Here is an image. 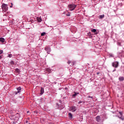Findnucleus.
I'll list each match as a JSON object with an SVG mask.
<instances>
[{"label": "nucleus", "instance_id": "6ab92c4d", "mask_svg": "<svg viewBox=\"0 0 124 124\" xmlns=\"http://www.w3.org/2000/svg\"><path fill=\"white\" fill-rule=\"evenodd\" d=\"M81 103H85V102L84 101H80L78 102V104H81Z\"/></svg>", "mask_w": 124, "mask_h": 124}, {"label": "nucleus", "instance_id": "9d476101", "mask_svg": "<svg viewBox=\"0 0 124 124\" xmlns=\"http://www.w3.org/2000/svg\"><path fill=\"white\" fill-rule=\"evenodd\" d=\"M119 114H120V116H121V117H119L120 119H121V120H124V118L122 117V116H123V113L120 111Z\"/></svg>", "mask_w": 124, "mask_h": 124}, {"label": "nucleus", "instance_id": "aec40b11", "mask_svg": "<svg viewBox=\"0 0 124 124\" xmlns=\"http://www.w3.org/2000/svg\"><path fill=\"white\" fill-rule=\"evenodd\" d=\"M7 57L9 58H12V54H8Z\"/></svg>", "mask_w": 124, "mask_h": 124}, {"label": "nucleus", "instance_id": "0eeeda50", "mask_svg": "<svg viewBox=\"0 0 124 124\" xmlns=\"http://www.w3.org/2000/svg\"><path fill=\"white\" fill-rule=\"evenodd\" d=\"M41 94H43V93H44V88H41Z\"/></svg>", "mask_w": 124, "mask_h": 124}, {"label": "nucleus", "instance_id": "72a5a7b5", "mask_svg": "<svg viewBox=\"0 0 124 124\" xmlns=\"http://www.w3.org/2000/svg\"><path fill=\"white\" fill-rule=\"evenodd\" d=\"M29 111H27V113H29Z\"/></svg>", "mask_w": 124, "mask_h": 124}, {"label": "nucleus", "instance_id": "2eb2a0df", "mask_svg": "<svg viewBox=\"0 0 124 124\" xmlns=\"http://www.w3.org/2000/svg\"><path fill=\"white\" fill-rule=\"evenodd\" d=\"M46 34V33L45 32H44L41 34V36H44Z\"/></svg>", "mask_w": 124, "mask_h": 124}, {"label": "nucleus", "instance_id": "393cba45", "mask_svg": "<svg viewBox=\"0 0 124 124\" xmlns=\"http://www.w3.org/2000/svg\"><path fill=\"white\" fill-rule=\"evenodd\" d=\"M66 16H70L69 13H68V14L66 15Z\"/></svg>", "mask_w": 124, "mask_h": 124}, {"label": "nucleus", "instance_id": "7ed1b4c3", "mask_svg": "<svg viewBox=\"0 0 124 124\" xmlns=\"http://www.w3.org/2000/svg\"><path fill=\"white\" fill-rule=\"evenodd\" d=\"M112 66L113 67H115V68H117L118 66H119V62H115L112 63Z\"/></svg>", "mask_w": 124, "mask_h": 124}, {"label": "nucleus", "instance_id": "cd10ccee", "mask_svg": "<svg viewBox=\"0 0 124 124\" xmlns=\"http://www.w3.org/2000/svg\"><path fill=\"white\" fill-rule=\"evenodd\" d=\"M13 124H16V123L15 122H13Z\"/></svg>", "mask_w": 124, "mask_h": 124}, {"label": "nucleus", "instance_id": "c85d7f7f", "mask_svg": "<svg viewBox=\"0 0 124 124\" xmlns=\"http://www.w3.org/2000/svg\"><path fill=\"white\" fill-rule=\"evenodd\" d=\"M1 56L0 55V60L1 59Z\"/></svg>", "mask_w": 124, "mask_h": 124}, {"label": "nucleus", "instance_id": "412c9836", "mask_svg": "<svg viewBox=\"0 0 124 124\" xmlns=\"http://www.w3.org/2000/svg\"><path fill=\"white\" fill-rule=\"evenodd\" d=\"M2 53H3V51L0 50V55H1V54H2Z\"/></svg>", "mask_w": 124, "mask_h": 124}, {"label": "nucleus", "instance_id": "dca6fc26", "mask_svg": "<svg viewBox=\"0 0 124 124\" xmlns=\"http://www.w3.org/2000/svg\"><path fill=\"white\" fill-rule=\"evenodd\" d=\"M69 110L71 112H75L76 111V109H69Z\"/></svg>", "mask_w": 124, "mask_h": 124}, {"label": "nucleus", "instance_id": "ddd939ff", "mask_svg": "<svg viewBox=\"0 0 124 124\" xmlns=\"http://www.w3.org/2000/svg\"><path fill=\"white\" fill-rule=\"evenodd\" d=\"M68 116H69V118H70V119H72L73 116H72V114H71V113H69Z\"/></svg>", "mask_w": 124, "mask_h": 124}, {"label": "nucleus", "instance_id": "c756f323", "mask_svg": "<svg viewBox=\"0 0 124 124\" xmlns=\"http://www.w3.org/2000/svg\"><path fill=\"white\" fill-rule=\"evenodd\" d=\"M56 105H58V106H59V104L57 103Z\"/></svg>", "mask_w": 124, "mask_h": 124}, {"label": "nucleus", "instance_id": "f704fd0d", "mask_svg": "<svg viewBox=\"0 0 124 124\" xmlns=\"http://www.w3.org/2000/svg\"><path fill=\"white\" fill-rule=\"evenodd\" d=\"M97 73V74H98V73Z\"/></svg>", "mask_w": 124, "mask_h": 124}, {"label": "nucleus", "instance_id": "39448f33", "mask_svg": "<svg viewBox=\"0 0 124 124\" xmlns=\"http://www.w3.org/2000/svg\"><path fill=\"white\" fill-rule=\"evenodd\" d=\"M45 50L47 51V54H50V52H51V48L50 47H45Z\"/></svg>", "mask_w": 124, "mask_h": 124}, {"label": "nucleus", "instance_id": "6e6552de", "mask_svg": "<svg viewBox=\"0 0 124 124\" xmlns=\"http://www.w3.org/2000/svg\"><path fill=\"white\" fill-rule=\"evenodd\" d=\"M37 20L39 22H42V18H41V17H37Z\"/></svg>", "mask_w": 124, "mask_h": 124}, {"label": "nucleus", "instance_id": "20e7f679", "mask_svg": "<svg viewBox=\"0 0 124 124\" xmlns=\"http://www.w3.org/2000/svg\"><path fill=\"white\" fill-rule=\"evenodd\" d=\"M17 92H15V94H18V93H21V90H22V88L21 87H19L16 89Z\"/></svg>", "mask_w": 124, "mask_h": 124}, {"label": "nucleus", "instance_id": "4be33fe9", "mask_svg": "<svg viewBox=\"0 0 124 124\" xmlns=\"http://www.w3.org/2000/svg\"><path fill=\"white\" fill-rule=\"evenodd\" d=\"M11 64H14V62L12 61L10 62Z\"/></svg>", "mask_w": 124, "mask_h": 124}, {"label": "nucleus", "instance_id": "a878e982", "mask_svg": "<svg viewBox=\"0 0 124 124\" xmlns=\"http://www.w3.org/2000/svg\"><path fill=\"white\" fill-rule=\"evenodd\" d=\"M71 63V61H68V64H70Z\"/></svg>", "mask_w": 124, "mask_h": 124}, {"label": "nucleus", "instance_id": "b1692460", "mask_svg": "<svg viewBox=\"0 0 124 124\" xmlns=\"http://www.w3.org/2000/svg\"><path fill=\"white\" fill-rule=\"evenodd\" d=\"M11 5L10 6L11 8L13 7V4L12 3H11Z\"/></svg>", "mask_w": 124, "mask_h": 124}, {"label": "nucleus", "instance_id": "7c9ffc66", "mask_svg": "<svg viewBox=\"0 0 124 124\" xmlns=\"http://www.w3.org/2000/svg\"><path fill=\"white\" fill-rule=\"evenodd\" d=\"M118 45H120V43H118Z\"/></svg>", "mask_w": 124, "mask_h": 124}, {"label": "nucleus", "instance_id": "f8f14e48", "mask_svg": "<svg viewBox=\"0 0 124 124\" xmlns=\"http://www.w3.org/2000/svg\"><path fill=\"white\" fill-rule=\"evenodd\" d=\"M119 79L120 81H124V78L123 77H119Z\"/></svg>", "mask_w": 124, "mask_h": 124}, {"label": "nucleus", "instance_id": "f3484780", "mask_svg": "<svg viewBox=\"0 0 124 124\" xmlns=\"http://www.w3.org/2000/svg\"><path fill=\"white\" fill-rule=\"evenodd\" d=\"M104 17V15H100V19H102V18H103Z\"/></svg>", "mask_w": 124, "mask_h": 124}, {"label": "nucleus", "instance_id": "4468645a", "mask_svg": "<svg viewBox=\"0 0 124 124\" xmlns=\"http://www.w3.org/2000/svg\"><path fill=\"white\" fill-rule=\"evenodd\" d=\"M16 71L17 72V73H20L21 72L20 71V69L16 68Z\"/></svg>", "mask_w": 124, "mask_h": 124}, {"label": "nucleus", "instance_id": "473e14b6", "mask_svg": "<svg viewBox=\"0 0 124 124\" xmlns=\"http://www.w3.org/2000/svg\"><path fill=\"white\" fill-rule=\"evenodd\" d=\"M113 71H116V69H114V70H113Z\"/></svg>", "mask_w": 124, "mask_h": 124}, {"label": "nucleus", "instance_id": "2f4dec72", "mask_svg": "<svg viewBox=\"0 0 124 124\" xmlns=\"http://www.w3.org/2000/svg\"><path fill=\"white\" fill-rule=\"evenodd\" d=\"M45 111H48V109H46V110H45Z\"/></svg>", "mask_w": 124, "mask_h": 124}, {"label": "nucleus", "instance_id": "bb28decb", "mask_svg": "<svg viewBox=\"0 0 124 124\" xmlns=\"http://www.w3.org/2000/svg\"><path fill=\"white\" fill-rule=\"evenodd\" d=\"M88 98H93V96H91H91H88Z\"/></svg>", "mask_w": 124, "mask_h": 124}, {"label": "nucleus", "instance_id": "423d86ee", "mask_svg": "<svg viewBox=\"0 0 124 124\" xmlns=\"http://www.w3.org/2000/svg\"><path fill=\"white\" fill-rule=\"evenodd\" d=\"M96 120L97 122H100V116H96Z\"/></svg>", "mask_w": 124, "mask_h": 124}, {"label": "nucleus", "instance_id": "a211bd4d", "mask_svg": "<svg viewBox=\"0 0 124 124\" xmlns=\"http://www.w3.org/2000/svg\"><path fill=\"white\" fill-rule=\"evenodd\" d=\"M92 32H96V30L95 29H93L92 30Z\"/></svg>", "mask_w": 124, "mask_h": 124}, {"label": "nucleus", "instance_id": "5701e85b", "mask_svg": "<svg viewBox=\"0 0 124 124\" xmlns=\"http://www.w3.org/2000/svg\"><path fill=\"white\" fill-rule=\"evenodd\" d=\"M34 113H35L36 114H38V111H37V110L34 111Z\"/></svg>", "mask_w": 124, "mask_h": 124}, {"label": "nucleus", "instance_id": "c9c22d12", "mask_svg": "<svg viewBox=\"0 0 124 124\" xmlns=\"http://www.w3.org/2000/svg\"><path fill=\"white\" fill-rule=\"evenodd\" d=\"M29 124H30L29 123Z\"/></svg>", "mask_w": 124, "mask_h": 124}, {"label": "nucleus", "instance_id": "f03ea898", "mask_svg": "<svg viewBox=\"0 0 124 124\" xmlns=\"http://www.w3.org/2000/svg\"><path fill=\"white\" fill-rule=\"evenodd\" d=\"M76 6H77V5L74 4H70L68 5V7L71 11H73V10L75 9V8H76Z\"/></svg>", "mask_w": 124, "mask_h": 124}, {"label": "nucleus", "instance_id": "f257e3e1", "mask_svg": "<svg viewBox=\"0 0 124 124\" xmlns=\"http://www.w3.org/2000/svg\"><path fill=\"white\" fill-rule=\"evenodd\" d=\"M1 8L3 12H6L8 10V6L6 4H2Z\"/></svg>", "mask_w": 124, "mask_h": 124}, {"label": "nucleus", "instance_id": "9b49d317", "mask_svg": "<svg viewBox=\"0 0 124 124\" xmlns=\"http://www.w3.org/2000/svg\"><path fill=\"white\" fill-rule=\"evenodd\" d=\"M75 94H74L72 96L73 97H75V96H76V95H77V94H79V93H76V92H74Z\"/></svg>", "mask_w": 124, "mask_h": 124}, {"label": "nucleus", "instance_id": "1a4fd4ad", "mask_svg": "<svg viewBox=\"0 0 124 124\" xmlns=\"http://www.w3.org/2000/svg\"><path fill=\"white\" fill-rule=\"evenodd\" d=\"M5 39L3 38H0V42H2V43H4V41H5Z\"/></svg>", "mask_w": 124, "mask_h": 124}]
</instances>
